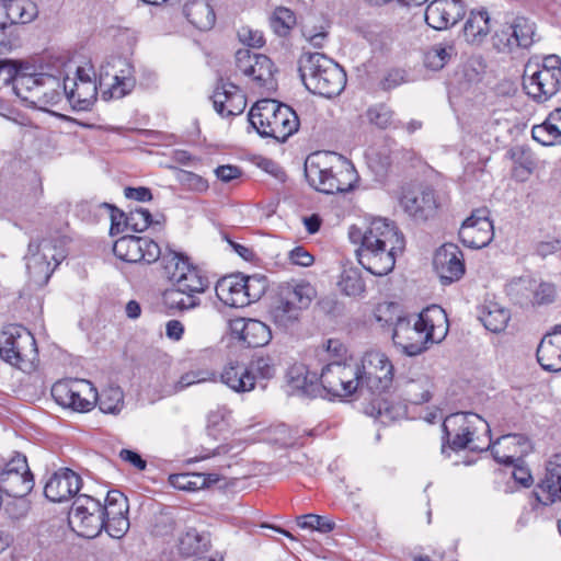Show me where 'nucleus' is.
<instances>
[{
  "instance_id": "bf43d9fd",
  "label": "nucleus",
  "mask_w": 561,
  "mask_h": 561,
  "mask_svg": "<svg viewBox=\"0 0 561 561\" xmlns=\"http://www.w3.org/2000/svg\"><path fill=\"white\" fill-rule=\"evenodd\" d=\"M297 524L301 528H309L321 534L331 533L335 528V523L325 517L316 514H306L297 518Z\"/></svg>"
},
{
  "instance_id": "aec40b11",
  "label": "nucleus",
  "mask_w": 561,
  "mask_h": 561,
  "mask_svg": "<svg viewBox=\"0 0 561 561\" xmlns=\"http://www.w3.org/2000/svg\"><path fill=\"white\" fill-rule=\"evenodd\" d=\"M397 383L402 398L410 403L422 404L432 398V379L419 368H410L398 378Z\"/></svg>"
},
{
  "instance_id": "0eeeda50",
  "label": "nucleus",
  "mask_w": 561,
  "mask_h": 561,
  "mask_svg": "<svg viewBox=\"0 0 561 561\" xmlns=\"http://www.w3.org/2000/svg\"><path fill=\"white\" fill-rule=\"evenodd\" d=\"M523 88L537 103H543L554 96L561 88V58L549 55L545 56L541 62H528L523 75Z\"/></svg>"
},
{
  "instance_id": "680f3d73",
  "label": "nucleus",
  "mask_w": 561,
  "mask_h": 561,
  "mask_svg": "<svg viewBox=\"0 0 561 561\" xmlns=\"http://www.w3.org/2000/svg\"><path fill=\"white\" fill-rule=\"evenodd\" d=\"M152 222V216L148 209L136 208L130 210L125 218V226L135 232L145 231Z\"/></svg>"
},
{
  "instance_id": "58836bf2",
  "label": "nucleus",
  "mask_w": 561,
  "mask_h": 561,
  "mask_svg": "<svg viewBox=\"0 0 561 561\" xmlns=\"http://www.w3.org/2000/svg\"><path fill=\"white\" fill-rule=\"evenodd\" d=\"M41 88L36 91V99L34 105H55L65 95L62 91V83L58 78L47 75L39 73Z\"/></svg>"
},
{
  "instance_id": "4d7b16f0",
  "label": "nucleus",
  "mask_w": 561,
  "mask_h": 561,
  "mask_svg": "<svg viewBox=\"0 0 561 561\" xmlns=\"http://www.w3.org/2000/svg\"><path fill=\"white\" fill-rule=\"evenodd\" d=\"M341 291L350 297L360 296L365 291V282L356 271H346L339 282Z\"/></svg>"
},
{
  "instance_id": "2f4dec72",
  "label": "nucleus",
  "mask_w": 561,
  "mask_h": 561,
  "mask_svg": "<svg viewBox=\"0 0 561 561\" xmlns=\"http://www.w3.org/2000/svg\"><path fill=\"white\" fill-rule=\"evenodd\" d=\"M531 136L542 146L561 145V107L550 112L543 123L535 125Z\"/></svg>"
},
{
  "instance_id": "1a4fd4ad",
  "label": "nucleus",
  "mask_w": 561,
  "mask_h": 561,
  "mask_svg": "<svg viewBox=\"0 0 561 561\" xmlns=\"http://www.w3.org/2000/svg\"><path fill=\"white\" fill-rule=\"evenodd\" d=\"M164 276L171 282L172 287L182 291L201 295L209 287V279L197 266L190 263L181 253L168 251L162 256Z\"/></svg>"
},
{
  "instance_id": "ea45409f",
  "label": "nucleus",
  "mask_w": 561,
  "mask_h": 561,
  "mask_svg": "<svg viewBox=\"0 0 561 561\" xmlns=\"http://www.w3.org/2000/svg\"><path fill=\"white\" fill-rule=\"evenodd\" d=\"M210 546L208 534L198 533L195 528H188L178 540V548L182 556L191 557L207 551Z\"/></svg>"
},
{
  "instance_id": "09e8293b",
  "label": "nucleus",
  "mask_w": 561,
  "mask_h": 561,
  "mask_svg": "<svg viewBox=\"0 0 561 561\" xmlns=\"http://www.w3.org/2000/svg\"><path fill=\"white\" fill-rule=\"evenodd\" d=\"M534 288V279L529 277H518L506 284L505 291L513 301L523 305L530 300Z\"/></svg>"
},
{
  "instance_id": "a211bd4d",
  "label": "nucleus",
  "mask_w": 561,
  "mask_h": 561,
  "mask_svg": "<svg viewBox=\"0 0 561 561\" xmlns=\"http://www.w3.org/2000/svg\"><path fill=\"white\" fill-rule=\"evenodd\" d=\"M433 266L443 285L459 280L465 274L461 250L454 243H445L436 250Z\"/></svg>"
},
{
  "instance_id": "e2e57ef3",
  "label": "nucleus",
  "mask_w": 561,
  "mask_h": 561,
  "mask_svg": "<svg viewBox=\"0 0 561 561\" xmlns=\"http://www.w3.org/2000/svg\"><path fill=\"white\" fill-rule=\"evenodd\" d=\"M266 290V279L265 277L253 275L245 276V287L244 293L245 297L249 298V305L251 302L257 301Z\"/></svg>"
},
{
  "instance_id": "9d476101",
  "label": "nucleus",
  "mask_w": 561,
  "mask_h": 561,
  "mask_svg": "<svg viewBox=\"0 0 561 561\" xmlns=\"http://www.w3.org/2000/svg\"><path fill=\"white\" fill-rule=\"evenodd\" d=\"M37 355L36 342L30 331L10 324L0 333V357L22 370L30 368Z\"/></svg>"
},
{
  "instance_id": "f3484780",
  "label": "nucleus",
  "mask_w": 561,
  "mask_h": 561,
  "mask_svg": "<svg viewBox=\"0 0 561 561\" xmlns=\"http://www.w3.org/2000/svg\"><path fill=\"white\" fill-rule=\"evenodd\" d=\"M494 237L493 224L486 208L472 211L459 229V239L468 248L481 249L488 245Z\"/></svg>"
},
{
  "instance_id": "9b49d317",
  "label": "nucleus",
  "mask_w": 561,
  "mask_h": 561,
  "mask_svg": "<svg viewBox=\"0 0 561 561\" xmlns=\"http://www.w3.org/2000/svg\"><path fill=\"white\" fill-rule=\"evenodd\" d=\"M320 382L331 398L345 399L360 391L359 364L355 362H331L320 374Z\"/></svg>"
},
{
  "instance_id": "a878e982",
  "label": "nucleus",
  "mask_w": 561,
  "mask_h": 561,
  "mask_svg": "<svg viewBox=\"0 0 561 561\" xmlns=\"http://www.w3.org/2000/svg\"><path fill=\"white\" fill-rule=\"evenodd\" d=\"M37 14V5L32 0H0V30L31 23Z\"/></svg>"
},
{
  "instance_id": "7ed1b4c3",
  "label": "nucleus",
  "mask_w": 561,
  "mask_h": 561,
  "mask_svg": "<svg viewBox=\"0 0 561 561\" xmlns=\"http://www.w3.org/2000/svg\"><path fill=\"white\" fill-rule=\"evenodd\" d=\"M305 175L312 187L325 194L348 192L357 180L354 165L331 151L309 154L305 161Z\"/></svg>"
},
{
  "instance_id": "de8ad7c7",
  "label": "nucleus",
  "mask_w": 561,
  "mask_h": 561,
  "mask_svg": "<svg viewBox=\"0 0 561 561\" xmlns=\"http://www.w3.org/2000/svg\"><path fill=\"white\" fill-rule=\"evenodd\" d=\"M128 510V500L122 492L117 490L108 491L105 502L102 503L103 520L105 522V518L126 516Z\"/></svg>"
},
{
  "instance_id": "052dcab7",
  "label": "nucleus",
  "mask_w": 561,
  "mask_h": 561,
  "mask_svg": "<svg viewBox=\"0 0 561 561\" xmlns=\"http://www.w3.org/2000/svg\"><path fill=\"white\" fill-rule=\"evenodd\" d=\"M250 375L254 378V386L257 379H271L275 375V367L270 357H257L251 360L248 365Z\"/></svg>"
},
{
  "instance_id": "6ab92c4d",
  "label": "nucleus",
  "mask_w": 561,
  "mask_h": 561,
  "mask_svg": "<svg viewBox=\"0 0 561 561\" xmlns=\"http://www.w3.org/2000/svg\"><path fill=\"white\" fill-rule=\"evenodd\" d=\"M535 23L527 18L516 16L496 34L495 46L500 51L516 47L528 48L534 43Z\"/></svg>"
},
{
  "instance_id": "864d4df0",
  "label": "nucleus",
  "mask_w": 561,
  "mask_h": 561,
  "mask_svg": "<svg viewBox=\"0 0 561 561\" xmlns=\"http://www.w3.org/2000/svg\"><path fill=\"white\" fill-rule=\"evenodd\" d=\"M365 117L370 125L379 129H386L393 124L394 112L387 104L378 103L367 108Z\"/></svg>"
},
{
  "instance_id": "cd10ccee",
  "label": "nucleus",
  "mask_w": 561,
  "mask_h": 561,
  "mask_svg": "<svg viewBox=\"0 0 561 561\" xmlns=\"http://www.w3.org/2000/svg\"><path fill=\"white\" fill-rule=\"evenodd\" d=\"M404 210L416 220H427L437 209L434 190L426 187L416 193H407L401 198Z\"/></svg>"
},
{
  "instance_id": "dca6fc26",
  "label": "nucleus",
  "mask_w": 561,
  "mask_h": 561,
  "mask_svg": "<svg viewBox=\"0 0 561 561\" xmlns=\"http://www.w3.org/2000/svg\"><path fill=\"white\" fill-rule=\"evenodd\" d=\"M62 91L73 110L88 111L96 101V84L81 67L77 69L73 78L64 79Z\"/></svg>"
},
{
  "instance_id": "bb28decb",
  "label": "nucleus",
  "mask_w": 561,
  "mask_h": 561,
  "mask_svg": "<svg viewBox=\"0 0 561 561\" xmlns=\"http://www.w3.org/2000/svg\"><path fill=\"white\" fill-rule=\"evenodd\" d=\"M485 448H491L494 459L504 465H513L527 451L528 440L518 434H507L499 437L494 443L489 440Z\"/></svg>"
},
{
  "instance_id": "f704fd0d",
  "label": "nucleus",
  "mask_w": 561,
  "mask_h": 561,
  "mask_svg": "<svg viewBox=\"0 0 561 561\" xmlns=\"http://www.w3.org/2000/svg\"><path fill=\"white\" fill-rule=\"evenodd\" d=\"M366 414L375 417L382 424H389L407 415V408L401 403H393L385 399L373 400L365 409Z\"/></svg>"
},
{
  "instance_id": "f03ea898",
  "label": "nucleus",
  "mask_w": 561,
  "mask_h": 561,
  "mask_svg": "<svg viewBox=\"0 0 561 561\" xmlns=\"http://www.w3.org/2000/svg\"><path fill=\"white\" fill-rule=\"evenodd\" d=\"M448 332V319L445 310L433 305L423 309L417 317L398 318L392 340L409 356H416L431 344L442 342Z\"/></svg>"
},
{
  "instance_id": "5701e85b",
  "label": "nucleus",
  "mask_w": 561,
  "mask_h": 561,
  "mask_svg": "<svg viewBox=\"0 0 561 561\" xmlns=\"http://www.w3.org/2000/svg\"><path fill=\"white\" fill-rule=\"evenodd\" d=\"M542 505L561 502V454L551 456L545 466V474L534 491Z\"/></svg>"
},
{
  "instance_id": "e433bc0d",
  "label": "nucleus",
  "mask_w": 561,
  "mask_h": 561,
  "mask_svg": "<svg viewBox=\"0 0 561 561\" xmlns=\"http://www.w3.org/2000/svg\"><path fill=\"white\" fill-rule=\"evenodd\" d=\"M330 22L322 15H308L301 26L302 36L316 48H322L328 38Z\"/></svg>"
},
{
  "instance_id": "423d86ee",
  "label": "nucleus",
  "mask_w": 561,
  "mask_h": 561,
  "mask_svg": "<svg viewBox=\"0 0 561 561\" xmlns=\"http://www.w3.org/2000/svg\"><path fill=\"white\" fill-rule=\"evenodd\" d=\"M66 256L65 238L50 237L31 240L24 257L30 280L39 287L46 285L55 268Z\"/></svg>"
},
{
  "instance_id": "3c124183",
  "label": "nucleus",
  "mask_w": 561,
  "mask_h": 561,
  "mask_svg": "<svg viewBox=\"0 0 561 561\" xmlns=\"http://www.w3.org/2000/svg\"><path fill=\"white\" fill-rule=\"evenodd\" d=\"M87 207L88 210H94L95 218L101 219L103 216H108L111 219V233L119 232L122 221L125 222V215L123 211H119L115 206L107 203H88L82 205V208Z\"/></svg>"
},
{
  "instance_id": "393cba45",
  "label": "nucleus",
  "mask_w": 561,
  "mask_h": 561,
  "mask_svg": "<svg viewBox=\"0 0 561 561\" xmlns=\"http://www.w3.org/2000/svg\"><path fill=\"white\" fill-rule=\"evenodd\" d=\"M82 480L78 473L69 468L59 469L46 482L45 496L55 503H60L77 495L81 489Z\"/></svg>"
},
{
  "instance_id": "69168bd1",
  "label": "nucleus",
  "mask_w": 561,
  "mask_h": 561,
  "mask_svg": "<svg viewBox=\"0 0 561 561\" xmlns=\"http://www.w3.org/2000/svg\"><path fill=\"white\" fill-rule=\"evenodd\" d=\"M399 306L393 302H385L378 305L375 311V318L377 322L389 325H394L398 318H401L398 314Z\"/></svg>"
},
{
  "instance_id": "c03bdc74",
  "label": "nucleus",
  "mask_w": 561,
  "mask_h": 561,
  "mask_svg": "<svg viewBox=\"0 0 561 561\" xmlns=\"http://www.w3.org/2000/svg\"><path fill=\"white\" fill-rule=\"evenodd\" d=\"M141 237L124 236L115 241L113 247L114 254L129 263L141 262L144 254L140 253Z\"/></svg>"
},
{
  "instance_id": "4c0bfd02",
  "label": "nucleus",
  "mask_w": 561,
  "mask_h": 561,
  "mask_svg": "<svg viewBox=\"0 0 561 561\" xmlns=\"http://www.w3.org/2000/svg\"><path fill=\"white\" fill-rule=\"evenodd\" d=\"M282 297H285L287 304L296 307L298 311L307 309L316 297L314 287L307 282L297 284H287L280 290Z\"/></svg>"
},
{
  "instance_id": "7c9ffc66",
  "label": "nucleus",
  "mask_w": 561,
  "mask_h": 561,
  "mask_svg": "<svg viewBox=\"0 0 561 561\" xmlns=\"http://www.w3.org/2000/svg\"><path fill=\"white\" fill-rule=\"evenodd\" d=\"M462 32L467 43L471 45L482 44L491 32L490 14L488 10L481 8L470 11Z\"/></svg>"
},
{
  "instance_id": "20e7f679",
  "label": "nucleus",
  "mask_w": 561,
  "mask_h": 561,
  "mask_svg": "<svg viewBox=\"0 0 561 561\" xmlns=\"http://www.w3.org/2000/svg\"><path fill=\"white\" fill-rule=\"evenodd\" d=\"M298 71L308 91L331 99L340 95L346 84V73L333 59L321 53H304Z\"/></svg>"
},
{
  "instance_id": "b1692460",
  "label": "nucleus",
  "mask_w": 561,
  "mask_h": 561,
  "mask_svg": "<svg viewBox=\"0 0 561 561\" xmlns=\"http://www.w3.org/2000/svg\"><path fill=\"white\" fill-rule=\"evenodd\" d=\"M230 333L249 347L265 346L272 339L268 325L256 319L236 318L229 321Z\"/></svg>"
},
{
  "instance_id": "37998d69",
  "label": "nucleus",
  "mask_w": 561,
  "mask_h": 561,
  "mask_svg": "<svg viewBox=\"0 0 561 561\" xmlns=\"http://www.w3.org/2000/svg\"><path fill=\"white\" fill-rule=\"evenodd\" d=\"M199 295L182 291L180 288L171 287L164 290L163 301L170 308L179 311H188L201 305Z\"/></svg>"
},
{
  "instance_id": "72a5a7b5",
  "label": "nucleus",
  "mask_w": 561,
  "mask_h": 561,
  "mask_svg": "<svg viewBox=\"0 0 561 561\" xmlns=\"http://www.w3.org/2000/svg\"><path fill=\"white\" fill-rule=\"evenodd\" d=\"M183 14L201 31L210 30L216 22L214 9L207 0H188L184 4Z\"/></svg>"
},
{
  "instance_id": "c85d7f7f",
  "label": "nucleus",
  "mask_w": 561,
  "mask_h": 561,
  "mask_svg": "<svg viewBox=\"0 0 561 561\" xmlns=\"http://www.w3.org/2000/svg\"><path fill=\"white\" fill-rule=\"evenodd\" d=\"M245 276L233 274L222 277L216 285V295L225 305L233 308H242L249 305L245 297Z\"/></svg>"
},
{
  "instance_id": "774afa93",
  "label": "nucleus",
  "mask_w": 561,
  "mask_h": 561,
  "mask_svg": "<svg viewBox=\"0 0 561 561\" xmlns=\"http://www.w3.org/2000/svg\"><path fill=\"white\" fill-rule=\"evenodd\" d=\"M238 37L241 43L249 47L260 48L264 45L263 33L259 30H253L249 26H242L238 31Z\"/></svg>"
},
{
  "instance_id": "c9c22d12",
  "label": "nucleus",
  "mask_w": 561,
  "mask_h": 561,
  "mask_svg": "<svg viewBox=\"0 0 561 561\" xmlns=\"http://www.w3.org/2000/svg\"><path fill=\"white\" fill-rule=\"evenodd\" d=\"M537 360L547 371H561V339L543 337L537 348Z\"/></svg>"
},
{
  "instance_id": "338daca9",
  "label": "nucleus",
  "mask_w": 561,
  "mask_h": 561,
  "mask_svg": "<svg viewBox=\"0 0 561 561\" xmlns=\"http://www.w3.org/2000/svg\"><path fill=\"white\" fill-rule=\"evenodd\" d=\"M533 297L534 300H531V302L534 305L552 304L556 299V288L550 283H540L539 285L535 284Z\"/></svg>"
},
{
  "instance_id": "a18cd8bd",
  "label": "nucleus",
  "mask_w": 561,
  "mask_h": 561,
  "mask_svg": "<svg viewBox=\"0 0 561 561\" xmlns=\"http://www.w3.org/2000/svg\"><path fill=\"white\" fill-rule=\"evenodd\" d=\"M103 413L118 414L124 408V393L118 386H108L98 393L95 401Z\"/></svg>"
},
{
  "instance_id": "5fc2aeb1",
  "label": "nucleus",
  "mask_w": 561,
  "mask_h": 561,
  "mask_svg": "<svg viewBox=\"0 0 561 561\" xmlns=\"http://www.w3.org/2000/svg\"><path fill=\"white\" fill-rule=\"evenodd\" d=\"M481 320L486 330L497 333L503 331L510 320V313L506 309L497 305H491L482 314Z\"/></svg>"
},
{
  "instance_id": "f8f14e48",
  "label": "nucleus",
  "mask_w": 561,
  "mask_h": 561,
  "mask_svg": "<svg viewBox=\"0 0 561 561\" xmlns=\"http://www.w3.org/2000/svg\"><path fill=\"white\" fill-rule=\"evenodd\" d=\"M69 525L81 537L99 536L105 527L101 501L87 494L77 495L69 512Z\"/></svg>"
},
{
  "instance_id": "2eb2a0df",
  "label": "nucleus",
  "mask_w": 561,
  "mask_h": 561,
  "mask_svg": "<svg viewBox=\"0 0 561 561\" xmlns=\"http://www.w3.org/2000/svg\"><path fill=\"white\" fill-rule=\"evenodd\" d=\"M55 401L78 412L90 411L98 399V391L88 380L58 381L51 387Z\"/></svg>"
},
{
  "instance_id": "79ce46f5",
  "label": "nucleus",
  "mask_w": 561,
  "mask_h": 561,
  "mask_svg": "<svg viewBox=\"0 0 561 561\" xmlns=\"http://www.w3.org/2000/svg\"><path fill=\"white\" fill-rule=\"evenodd\" d=\"M274 72L275 67L273 61L265 55L256 54L251 73L249 75L256 85L268 90L274 89Z\"/></svg>"
},
{
  "instance_id": "6e6d98bb",
  "label": "nucleus",
  "mask_w": 561,
  "mask_h": 561,
  "mask_svg": "<svg viewBox=\"0 0 561 561\" xmlns=\"http://www.w3.org/2000/svg\"><path fill=\"white\" fill-rule=\"evenodd\" d=\"M202 473H176L169 477L170 484L182 491L194 492L205 488V480Z\"/></svg>"
},
{
  "instance_id": "0e129e2a",
  "label": "nucleus",
  "mask_w": 561,
  "mask_h": 561,
  "mask_svg": "<svg viewBox=\"0 0 561 561\" xmlns=\"http://www.w3.org/2000/svg\"><path fill=\"white\" fill-rule=\"evenodd\" d=\"M129 519L126 516L105 518L103 528L112 538L121 539L129 529Z\"/></svg>"
},
{
  "instance_id": "8fccbe9b",
  "label": "nucleus",
  "mask_w": 561,
  "mask_h": 561,
  "mask_svg": "<svg viewBox=\"0 0 561 561\" xmlns=\"http://www.w3.org/2000/svg\"><path fill=\"white\" fill-rule=\"evenodd\" d=\"M39 75H19L15 79L13 90L21 100L35 103L36 91L41 88Z\"/></svg>"
},
{
  "instance_id": "13d9d810",
  "label": "nucleus",
  "mask_w": 561,
  "mask_h": 561,
  "mask_svg": "<svg viewBox=\"0 0 561 561\" xmlns=\"http://www.w3.org/2000/svg\"><path fill=\"white\" fill-rule=\"evenodd\" d=\"M216 373L206 368H199L195 370H190L183 374L174 388L176 391H181L190 386L206 382V381H215Z\"/></svg>"
},
{
  "instance_id": "412c9836",
  "label": "nucleus",
  "mask_w": 561,
  "mask_h": 561,
  "mask_svg": "<svg viewBox=\"0 0 561 561\" xmlns=\"http://www.w3.org/2000/svg\"><path fill=\"white\" fill-rule=\"evenodd\" d=\"M465 14L462 0H433L425 10V21L432 28L443 31L455 25Z\"/></svg>"
},
{
  "instance_id": "49530a36",
  "label": "nucleus",
  "mask_w": 561,
  "mask_h": 561,
  "mask_svg": "<svg viewBox=\"0 0 561 561\" xmlns=\"http://www.w3.org/2000/svg\"><path fill=\"white\" fill-rule=\"evenodd\" d=\"M299 316L300 311L287 304L285 297H282V294H279L277 304L271 310L274 323L282 329H288L299 320Z\"/></svg>"
},
{
  "instance_id": "c756f323",
  "label": "nucleus",
  "mask_w": 561,
  "mask_h": 561,
  "mask_svg": "<svg viewBox=\"0 0 561 561\" xmlns=\"http://www.w3.org/2000/svg\"><path fill=\"white\" fill-rule=\"evenodd\" d=\"M220 380L237 393L254 390V378L250 375L248 366L238 362L227 364L220 374Z\"/></svg>"
},
{
  "instance_id": "4468645a",
  "label": "nucleus",
  "mask_w": 561,
  "mask_h": 561,
  "mask_svg": "<svg viewBox=\"0 0 561 561\" xmlns=\"http://www.w3.org/2000/svg\"><path fill=\"white\" fill-rule=\"evenodd\" d=\"M360 391L382 393L390 388L393 380V366L388 357L379 351L366 352L359 365Z\"/></svg>"
},
{
  "instance_id": "a19ab883",
  "label": "nucleus",
  "mask_w": 561,
  "mask_h": 561,
  "mask_svg": "<svg viewBox=\"0 0 561 561\" xmlns=\"http://www.w3.org/2000/svg\"><path fill=\"white\" fill-rule=\"evenodd\" d=\"M456 56L457 49L453 42L437 43L425 53L424 64L427 68L437 71Z\"/></svg>"
},
{
  "instance_id": "39448f33",
  "label": "nucleus",
  "mask_w": 561,
  "mask_h": 561,
  "mask_svg": "<svg viewBox=\"0 0 561 561\" xmlns=\"http://www.w3.org/2000/svg\"><path fill=\"white\" fill-rule=\"evenodd\" d=\"M248 116L251 126L260 136L270 137L279 142L286 141L299 127L296 112L276 100L257 101Z\"/></svg>"
},
{
  "instance_id": "ddd939ff",
  "label": "nucleus",
  "mask_w": 561,
  "mask_h": 561,
  "mask_svg": "<svg viewBox=\"0 0 561 561\" xmlns=\"http://www.w3.org/2000/svg\"><path fill=\"white\" fill-rule=\"evenodd\" d=\"M34 484V477L23 454L15 453L0 465V491L2 494L23 499L33 490Z\"/></svg>"
},
{
  "instance_id": "603ef678",
  "label": "nucleus",
  "mask_w": 561,
  "mask_h": 561,
  "mask_svg": "<svg viewBox=\"0 0 561 561\" xmlns=\"http://www.w3.org/2000/svg\"><path fill=\"white\" fill-rule=\"evenodd\" d=\"M296 23L295 13L285 7H277L270 18L271 27L278 36L288 35Z\"/></svg>"
},
{
  "instance_id": "6e6552de",
  "label": "nucleus",
  "mask_w": 561,
  "mask_h": 561,
  "mask_svg": "<svg viewBox=\"0 0 561 561\" xmlns=\"http://www.w3.org/2000/svg\"><path fill=\"white\" fill-rule=\"evenodd\" d=\"M442 453L446 454V445L449 449L458 451L466 448L470 450H484L476 444L474 436L480 430L490 435L489 424L477 413L457 412L445 417L443 422Z\"/></svg>"
},
{
  "instance_id": "4be33fe9",
  "label": "nucleus",
  "mask_w": 561,
  "mask_h": 561,
  "mask_svg": "<svg viewBox=\"0 0 561 561\" xmlns=\"http://www.w3.org/2000/svg\"><path fill=\"white\" fill-rule=\"evenodd\" d=\"M211 100L215 111L221 117L240 115L247 106V98L241 89L224 79L217 82Z\"/></svg>"
},
{
  "instance_id": "473e14b6",
  "label": "nucleus",
  "mask_w": 561,
  "mask_h": 561,
  "mask_svg": "<svg viewBox=\"0 0 561 561\" xmlns=\"http://www.w3.org/2000/svg\"><path fill=\"white\" fill-rule=\"evenodd\" d=\"M114 67L117 68V71L114 73L113 82L110 84L108 91L104 92V95L108 93L111 99H121L131 92L136 85L134 67L124 58H117Z\"/></svg>"
},
{
  "instance_id": "f257e3e1",
  "label": "nucleus",
  "mask_w": 561,
  "mask_h": 561,
  "mask_svg": "<svg viewBox=\"0 0 561 561\" xmlns=\"http://www.w3.org/2000/svg\"><path fill=\"white\" fill-rule=\"evenodd\" d=\"M348 238L356 249L358 263L375 276H385L393 271L397 255L405 248L402 232L393 221L373 219L365 229L351 226Z\"/></svg>"
}]
</instances>
